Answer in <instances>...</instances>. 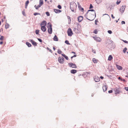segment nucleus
Instances as JSON below:
<instances>
[{
    "label": "nucleus",
    "instance_id": "obj_17",
    "mask_svg": "<svg viewBox=\"0 0 128 128\" xmlns=\"http://www.w3.org/2000/svg\"><path fill=\"white\" fill-rule=\"evenodd\" d=\"M116 67L117 69L119 70H121L122 69V67L118 65H116Z\"/></svg>",
    "mask_w": 128,
    "mask_h": 128
},
{
    "label": "nucleus",
    "instance_id": "obj_12",
    "mask_svg": "<svg viewBox=\"0 0 128 128\" xmlns=\"http://www.w3.org/2000/svg\"><path fill=\"white\" fill-rule=\"evenodd\" d=\"M102 88L103 90L104 91V92L106 90L108 87L106 85H104V86H103Z\"/></svg>",
    "mask_w": 128,
    "mask_h": 128
},
{
    "label": "nucleus",
    "instance_id": "obj_61",
    "mask_svg": "<svg viewBox=\"0 0 128 128\" xmlns=\"http://www.w3.org/2000/svg\"><path fill=\"white\" fill-rule=\"evenodd\" d=\"M76 30V28H74V31H75V30Z\"/></svg>",
    "mask_w": 128,
    "mask_h": 128
},
{
    "label": "nucleus",
    "instance_id": "obj_14",
    "mask_svg": "<svg viewBox=\"0 0 128 128\" xmlns=\"http://www.w3.org/2000/svg\"><path fill=\"white\" fill-rule=\"evenodd\" d=\"M46 24V22L45 21H43L41 24V25L42 26V25H44V26H45Z\"/></svg>",
    "mask_w": 128,
    "mask_h": 128
},
{
    "label": "nucleus",
    "instance_id": "obj_6",
    "mask_svg": "<svg viewBox=\"0 0 128 128\" xmlns=\"http://www.w3.org/2000/svg\"><path fill=\"white\" fill-rule=\"evenodd\" d=\"M125 7L126 6H122L121 7L120 9V11L121 13H123L124 12L125 8Z\"/></svg>",
    "mask_w": 128,
    "mask_h": 128
},
{
    "label": "nucleus",
    "instance_id": "obj_25",
    "mask_svg": "<svg viewBox=\"0 0 128 128\" xmlns=\"http://www.w3.org/2000/svg\"><path fill=\"white\" fill-rule=\"evenodd\" d=\"M67 18H68V24H70V23L71 22V20H70V16H67Z\"/></svg>",
    "mask_w": 128,
    "mask_h": 128
},
{
    "label": "nucleus",
    "instance_id": "obj_50",
    "mask_svg": "<svg viewBox=\"0 0 128 128\" xmlns=\"http://www.w3.org/2000/svg\"><path fill=\"white\" fill-rule=\"evenodd\" d=\"M123 42L125 43L128 44V42L126 40H123Z\"/></svg>",
    "mask_w": 128,
    "mask_h": 128
},
{
    "label": "nucleus",
    "instance_id": "obj_46",
    "mask_svg": "<svg viewBox=\"0 0 128 128\" xmlns=\"http://www.w3.org/2000/svg\"><path fill=\"white\" fill-rule=\"evenodd\" d=\"M125 22L124 21H122L121 22L122 24H125Z\"/></svg>",
    "mask_w": 128,
    "mask_h": 128
},
{
    "label": "nucleus",
    "instance_id": "obj_60",
    "mask_svg": "<svg viewBox=\"0 0 128 128\" xmlns=\"http://www.w3.org/2000/svg\"><path fill=\"white\" fill-rule=\"evenodd\" d=\"M72 53L74 54H76L75 52H72Z\"/></svg>",
    "mask_w": 128,
    "mask_h": 128
},
{
    "label": "nucleus",
    "instance_id": "obj_33",
    "mask_svg": "<svg viewBox=\"0 0 128 128\" xmlns=\"http://www.w3.org/2000/svg\"><path fill=\"white\" fill-rule=\"evenodd\" d=\"M39 32V30H36V31H35V33L36 34H38Z\"/></svg>",
    "mask_w": 128,
    "mask_h": 128
},
{
    "label": "nucleus",
    "instance_id": "obj_11",
    "mask_svg": "<svg viewBox=\"0 0 128 128\" xmlns=\"http://www.w3.org/2000/svg\"><path fill=\"white\" fill-rule=\"evenodd\" d=\"M54 11L56 13H59L61 12V10L57 9H54Z\"/></svg>",
    "mask_w": 128,
    "mask_h": 128
},
{
    "label": "nucleus",
    "instance_id": "obj_15",
    "mask_svg": "<svg viewBox=\"0 0 128 128\" xmlns=\"http://www.w3.org/2000/svg\"><path fill=\"white\" fill-rule=\"evenodd\" d=\"M115 93L116 94H119L120 93V91L118 89L116 88L115 90Z\"/></svg>",
    "mask_w": 128,
    "mask_h": 128
},
{
    "label": "nucleus",
    "instance_id": "obj_42",
    "mask_svg": "<svg viewBox=\"0 0 128 128\" xmlns=\"http://www.w3.org/2000/svg\"><path fill=\"white\" fill-rule=\"evenodd\" d=\"M47 49L50 52L52 53V50L50 49V48H47Z\"/></svg>",
    "mask_w": 128,
    "mask_h": 128
},
{
    "label": "nucleus",
    "instance_id": "obj_62",
    "mask_svg": "<svg viewBox=\"0 0 128 128\" xmlns=\"http://www.w3.org/2000/svg\"><path fill=\"white\" fill-rule=\"evenodd\" d=\"M122 81H123L124 82H125V79H123Z\"/></svg>",
    "mask_w": 128,
    "mask_h": 128
},
{
    "label": "nucleus",
    "instance_id": "obj_39",
    "mask_svg": "<svg viewBox=\"0 0 128 128\" xmlns=\"http://www.w3.org/2000/svg\"><path fill=\"white\" fill-rule=\"evenodd\" d=\"M94 33L95 34H96L98 33V32L96 30H94Z\"/></svg>",
    "mask_w": 128,
    "mask_h": 128
},
{
    "label": "nucleus",
    "instance_id": "obj_27",
    "mask_svg": "<svg viewBox=\"0 0 128 128\" xmlns=\"http://www.w3.org/2000/svg\"><path fill=\"white\" fill-rule=\"evenodd\" d=\"M127 49L126 48H125L124 49H123V51L124 53H125L126 52V50H127Z\"/></svg>",
    "mask_w": 128,
    "mask_h": 128
},
{
    "label": "nucleus",
    "instance_id": "obj_30",
    "mask_svg": "<svg viewBox=\"0 0 128 128\" xmlns=\"http://www.w3.org/2000/svg\"><path fill=\"white\" fill-rule=\"evenodd\" d=\"M29 3V1L28 0H27L25 3V5L28 6V4Z\"/></svg>",
    "mask_w": 128,
    "mask_h": 128
},
{
    "label": "nucleus",
    "instance_id": "obj_18",
    "mask_svg": "<svg viewBox=\"0 0 128 128\" xmlns=\"http://www.w3.org/2000/svg\"><path fill=\"white\" fill-rule=\"evenodd\" d=\"M41 6L39 4L37 6H36V5H35L34 6V8H35L36 9V10H38V8L40 7Z\"/></svg>",
    "mask_w": 128,
    "mask_h": 128
},
{
    "label": "nucleus",
    "instance_id": "obj_13",
    "mask_svg": "<svg viewBox=\"0 0 128 128\" xmlns=\"http://www.w3.org/2000/svg\"><path fill=\"white\" fill-rule=\"evenodd\" d=\"M94 39L97 41L100 42L101 41V38L99 37H94Z\"/></svg>",
    "mask_w": 128,
    "mask_h": 128
},
{
    "label": "nucleus",
    "instance_id": "obj_63",
    "mask_svg": "<svg viewBox=\"0 0 128 128\" xmlns=\"http://www.w3.org/2000/svg\"><path fill=\"white\" fill-rule=\"evenodd\" d=\"M121 78L120 77H119L118 78V79L119 80H120V79H121Z\"/></svg>",
    "mask_w": 128,
    "mask_h": 128
},
{
    "label": "nucleus",
    "instance_id": "obj_59",
    "mask_svg": "<svg viewBox=\"0 0 128 128\" xmlns=\"http://www.w3.org/2000/svg\"><path fill=\"white\" fill-rule=\"evenodd\" d=\"M76 54H74V56H74V57H76Z\"/></svg>",
    "mask_w": 128,
    "mask_h": 128
},
{
    "label": "nucleus",
    "instance_id": "obj_32",
    "mask_svg": "<svg viewBox=\"0 0 128 128\" xmlns=\"http://www.w3.org/2000/svg\"><path fill=\"white\" fill-rule=\"evenodd\" d=\"M120 2V0H118L116 2V4L118 5V4Z\"/></svg>",
    "mask_w": 128,
    "mask_h": 128
},
{
    "label": "nucleus",
    "instance_id": "obj_7",
    "mask_svg": "<svg viewBox=\"0 0 128 128\" xmlns=\"http://www.w3.org/2000/svg\"><path fill=\"white\" fill-rule=\"evenodd\" d=\"M94 79L96 82H98L100 80V78L96 76H95L94 77Z\"/></svg>",
    "mask_w": 128,
    "mask_h": 128
},
{
    "label": "nucleus",
    "instance_id": "obj_3",
    "mask_svg": "<svg viewBox=\"0 0 128 128\" xmlns=\"http://www.w3.org/2000/svg\"><path fill=\"white\" fill-rule=\"evenodd\" d=\"M64 61V58L62 57H60L58 58V62L62 64Z\"/></svg>",
    "mask_w": 128,
    "mask_h": 128
},
{
    "label": "nucleus",
    "instance_id": "obj_4",
    "mask_svg": "<svg viewBox=\"0 0 128 128\" xmlns=\"http://www.w3.org/2000/svg\"><path fill=\"white\" fill-rule=\"evenodd\" d=\"M68 35V36H71L73 34L70 28H69L67 32Z\"/></svg>",
    "mask_w": 128,
    "mask_h": 128
},
{
    "label": "nucleus",
    "instance_id": "obj_36",
    "mask_svg": "<svg viewBox=\"0 0 128 128\" xmlns=\"http://www.w3.org/2000/svg\"><path fill=\"white\" fill-rule=\"evenodd\" d=\"M48 26H49V27H50L52 26L51 24L50 23V22H49L48 23Z\"/></svg>",
    "mask_w": 128,
    "mask_h": 128
},
{
    "label": "nucleus",
    "instance_id": "obj_64",
    "mask_svg": "<svg viewBox=\"0 0 128 128\" xmlns=\"http://www.w3.org/2000/svg\"><path fill=\"white\" fill-rule=\"evenodd\" d=\"M27 6H26L25 5V8H27Z\"/></svg>",
    "mask_w": 128,
    "mask_h": 128
},
{
    "label": "nucleus",
    "instance_id": "obj_58",
    "mask_svg": "<svg viewBox=\"0 0 128 128\" xmlns=\"http://www.w3.org/2000/svg\"><path fill=\"white\" fill-rule=\"evenodd\" d=\"M53 49L54 50H55V49H56V48H55L54 47H53Z\"/></svg>",
    "mask_w": 128,
    "mask_h": 128
},
{
    "label": "nucleus",
    "instance_id": "obj_40",
    "mask_svg": "<svg viewBox=\"0 0 128 128\" xmlns=\"http://www.w3.org/2000/svg\"><path fill=\"white\" fill-rule=\"evenodd\" d=\"M58 8L59 9H61L62 8V7L60 5H58Z\"/></svg>",
    "mask_w": 128,
    "mask_h": 128
},
{
    "label": "nucleus",
    "instance_id": "obj_1",
    "mask_svg": "<svg viewBox=\"0 0 128 128\" xmlns=\"http://www.w3.org/2000/svg\"><path fill=\"white\" fill-rule=\"evenodd\" d=\"M90 11L94 12L92 14H92V16H94V15L95 14V17L96 16V12H95V10H93V9L89 10H88V12L86 13V14L85 15V16H86V18L87 19H88V20H90L88 19L86 17L87 14L88 13V12H90Z\"/></svg>",
    "mask_w": 128,
    "mask_h": 128
},
{
    "label": "nucleus",
    "instance_id": "obj_35",
    "mask_svg": "<svg viewBox=\"0 0 128 128\" xmlns=\"http://www.w3.org/2000/svg\"><path fill=\"white\" fill-rule=\"evenodd\" d=\"M34 16H36L37 15H40V14L39 13H37V12H35V13H34Z\"/></svg>",
    "mask_w": 128,
    "mask_h": 128
},
{
    "label": "nucleus",
    "instance_id": "obj_41",
    "mask_svg": "<svg viewBox=\"0 0 128 128\" xmlns=\"http://www.w3.org/2000/svg\"><path fill=\"white\" fill-rule=\"evenodd\" d=\"M93 8V6H92V5L91 4H90V9H91L92 8Z\"/></svg>",
    "mask_w": 128,
    "mask_h": 128
},
{
    "label": "nucleus",
    "instance_id": "obj_19",
    "mask_svg": "<svg viewBox=\"0 0 128 128\" xmlns=\"http://www.w3.org/2000/svg\"><path fill=\"white\" fill-rule=\"evenodd\" d=\"M53 39L55 41H58V38H57V36L56 35H55L54 36Z\"/></svg>",
    "mask_w": 128,
    "mask_h": 128
},
{
    "label": "nucleus",
    "instance_id": "obj_37",
    "mask_svg": "<svg viewBox=\"0 0 128 128\" xmlns=\"http://www.w3.org/2000/svg\"><path fill=\"white\" fill-rule=\"evenodd\" d=\"M0 36L1 37H0V40H3V38H4V37L2 36H1L0 35Z\"/></svg>",
    "mask_w": 128,
    "mask_h": 128
},
{
    "label": "nucleus",
    "instance_id": "obj_43",
    "mask_svg": "<svg viewBox=\"0 0 128 128\" xmlns=\"http://www.w3.org/2000/svg\"><path fill=\"white\" fill-rule=\"evenodd\" d=\"M38 40L40 42H42V40L41 39L39 38H38Z\"/></svg>",
    "mask_w": 128,
    "mask_h": 128
},
{
    "label": "nucleus",
    "instance_id": "obj_5",
    "mask_svg": "<svg viewBox=\"0 0 128 128\" xmlns=\"http://www.w3.org/2000/svg\"><path fill=\"white\" fill-rule=\"evenodd\" d=\"M47 28H48V33L50 34H52V26L49 27L48 26H47Z\"/></svg>",
    "mask_w": 128,
    "mask_h": 128
},
{
    "label": "nucleus",
    "instance_id": "obj_10",
    "mask_svg": "<svg viewBox=\"0 0 128 128\" xmlns=\"http://www.w3.org/2000/svg\"><path fill=\"white\" fill-rule=\"evenodd\" d=\"M29 41L34 46H36L37 45V43L32 40H30Z\"/></svg>",
    "mask_w": 128,
    "mask_h": 128
},
{
    "label": "nucleus",
    "instance_id": "obj_31",
    "mask_svg": "<svg viewBox=\"0 0 128 128\" xmlns=\"http://www.w3.org/2000/svg\"><path fill=\"white\" fill-rule=\"evenodd\" d=\"M46 14L47 15V16H50V13L48 12H46Z\"/></svg>",
    "mask_w": 128,
    "mask_h": 128
},
{
    "label": "nucleus",
    "instance_id": "obj_48",
    "mask_svg": "<svg viewBox=\"0 0 128 128\" xmlns=\"http://www.w3.org/2000/svg\"><path fill=\"white\" fill-rule=\"evenodd\" d=\"M66 60H68V57L66 56L64 57Z\"/></svg>",
    "mask_w": 128,
    "mask_h": 128
},
{
    "label": "nucleus",
    "instance_id": "obj_55",
    "mask_svg": "<svg viewBox=\"0 0 128 128\" xmlns=\"http://www.w3.org/2000/svg\"><path fill=\"white\" fill-rule=\"evenodd\" d=\"M100 78L102 79L104 78V77L102 76H100Z\"/></svg>",
    "mask_w": 128,
    "mask_h": 128
},
{
    "label": "nucleus",
    "instance_id": "obj_22",
    "mask_svg": "<svg viewBox=\"0 0 128 128\" xmlns=\"http://www.w3.org/2000/svg\"><path fill=\"white\" fill-rule=\"evenodd\" d=\"M78 8L80 10L83 11L84 10L83 8H82L80 5L78 6Z\"/></svg>",
    "mask_w": 128,
    "mask_h": 128
},
{
    "label": "nucleus",
    "instance_id": "obj_24",
    "mask_svg": "<svg viewBox=\"0 0 128 128\" xmlns=\"http://www.w3.org/2000/svg\"><path fill=\"white\" fill-rule=\"evenodd\" d=\"M9 24L7 23H6L5 25V28L6 29H7L9 28Z\"/></svg>",
    "mask_w": 128,
    "mask_h": 128
},
{
    "label": "nucleus",
    "instance_id": "obj_56",
    "mask_svg": "<svg viewBox=\"0 0 128 128\" xmlns=\"http://www.w3.org/2000/svg\"><path fill=\"white\" fill-rule=\"evenodd\" d=\"M3 44V42H0V44Z\"/></svg>",
    "mask_w": 128,
    "mask_h": 128
},
{
    "label": "nucleus",
    "instance_id": "obj_44",
    "mask_svg": "<svg viewBox=\"0 0 128 128\" xmlns=\"http://www.w3.org/2000/svg\"><path fill=\"white\" fill-rule=\"evenodd\" d=\"M102 1V0H100L99 1H98V0L96 2L98 4H99Z\"/></svg>",
    "mask_w": 128,
    "mask_h": 128
},
{
    "label": "nucleus",
    "instance_id": "obj_57",
    "mask_svg": "<svg viewBox=\"0 0 128 128\" xmlns=\"http://www.w3.org/2000/svg\"><path fill=\"white\" fill-rule=\"evenodd\" d=\"M105 15H107L110 18V16H109V15L108 14H105Z\"/></svg>",
    "mask_w": 128,
    "mask_h": 128
},
{
    "label": "nucleus",
    "instance_id": "obj_38",
    "mask_svg": "<svg viewBox=\"0 0 128 128\" xmlns=\"http://www.w3.org/2000/svg\"><path fill=\"white\" fill-rule=\"evenodd\" d=\"M108 32L110 34H111L112 33V31L111 30H108Z\"/></svg>",
    "mask_w": 128,
    "mask_h": 128
},
{
    "label": "nucleus",
    "instance_id": "obj_23",
    "mask_svg": "<svg viewBox=\"0 0 128 128\" xmlns=\"http://www.w3.org/2000/svg\"><path fill=\"white\" fill-rule=\"evenodd\" d=\"M26 45L28 47H30L32 46L31 44L28 42H26Z\"/></svg>",
    "mask_w": 128,
    "mask_h": 128
},
{
    "label": "nucleus",
    "instance_id": "obj_34",
    "mask_svg": "<svg viewBox=\"0 0 128 128\" xmlns=\"http://www.w3.org/2000/svg\"><path fill=\"white\" fill-rule=\"evenodd\" d=\"M70 8L71 10L73 12H74V9L71 7V6H70Z\"/></svg>",
    "mask_w": 128,
    "mask_h": 128
},
{
    "label": "nucleus",
    "instance_id": "obj_49",
    "mask_svg": "<svg viewBox=\"0 0 128 128\" xmlns=\"http://www.w3.org/2000/svg\"><path fill=\"white\" fill-rule=\"evenodd\" d=\"M98 22V21L97 20H95V24H96V25H97V23Z\"/></svg>",
    "mask_w": 128,
    "mask_h": 128
},
{
    "label": "nucleus",
    "instance_id": "obj_28",
    "mask_svg": "<svg viewBox=\"0 0 128 128\" xmlns=\"http://www.w3.org/2000/svg\"><path fill=\"white\" fill-rule=\"evenodd\" d=\"M65 43H66V44L68 45L70 44L69 43V42L68 40H66L65 42Z\"/></svg>",
    "mask_w": 128,
    "mask_h": 128
},
{
    "label": "nucleus",
    "instance_id": "obj_45",
    "mask_svg": "<svg viewBox=\"0 0 128 128\" xmlns=\"http://www.w3.org/2000/svg\"><path fill=\"white\" fill-rule=\"evenodd\" d=\"M124 89L127 92H128V87H125L124 88Z\"/></svg>",
    "mask_w": 128,
    "mask_h": 128
},
{
    "label": "nucleus",
    "instance_id": "obj_20",
    "mask_svg": "<svg viewBox=\"0 0 128 128\" xmlns=\"http://www.w3.org/2000/svg\"><path fill=\"white\" fill-rule=\"evenodd\" d=\"M112 58L113 57L111 55H110L108 57V60L110 61L112 60Z\"/></svg>",
    "mask_w": 128,
    "mask_h": 128
},
{
    "label": "nucleus",
    "instance_id": "obj_21",
    "mask_svg": "<svg viewBox=\"0 0 128 128\" xmlns=\"http://www.w3.org/2000/svg\"><path fill=\"white\" fill-rule=\"evenodd\" d=\"M43 4V1L42 0H40L39 4L42 6Z\"/></svg>",
    "mask_w": 128,
    "mask_h": 128
},
{
    "label": "nucleus",
    "instance_id": "obj_8",
    "mask_svg": "<svg viewBox=\"0 0 128 128\" xmlns=\"http://www.w3.org/2000/svg\"><path fill=\"white\" fill-rule=\"evenodd\" d=\"M83 17L82 16H80L78 18V21L79 22H80L83 20Z\"/></svg>",
    "mask_w": 128,
    "mask_h": 128
},
{
    "label": "nucleus",
    "instance_id": "obj_52",
    "mask_svg": "<svg viewBox=\"0 0 128 128\" xmlns=\"http://www.w3.org/2000/svg\"><path fill=\"white\" fill-rule=\"evenodd\" d=\"M62 55L64 57H65L66 56V55L64 54H62Z\"/></svg>",
    "mask_w": 128,
    "mask_h": 128
},
{
    "label": "nucleus",
    "instance_id": "obj_54",
    "mask_svg": "<svg viewBox=\"0 0 128 128\" xmlns=\"http://www.w3.org/2000/svg\"><path fill=\"white\" fill-rule=\"evenodd\" d=\"M111 16H112V17L113 18H114V17L113 16V15L112 14L111 15Z\"/></svg>",
    "mask_w": 128,
    "mask_h": 128
},
{
    "label": "nucleus",
    "instance_id": "obj_9",
    "mask_svg": "<svg viewBox=\"0 0 128 128\" xmlns=\"http://www.w3.org/2000/svg\"><path fill=\"white\" fill-rule=\"evenodd\" d=\"M41 29L42 31L44 32L46 31V28L45 26H42Z\"/></svg>",
    "mask_w": 128,
    "mask_h": 128
},
{
    "label": "nucleus",
    "instance_id": "obj_16",
    "mask_svg": "<svg viewBox=\"0 0 128 128\" xmlns=\"http://www.w3.org/2000/svg\"><path fill=\"white\" fill-rule=\"evenodd\" d=\"M77 72V70H70V72L72 74H74Z\"/></svg>",
    "mask_w": 128,
    "mask_h": 128
},
{
    "label": "nucleus",
    "instance_id": "obj_53",
    "mask_svg": "<svg viewBox=\"0 0 128 128\" xmlns=\"http://www.w3.org/2000/svg\"><path fill=\"white\" fill-rule=\"evenodd\" d=\"M22 14L23 15H25L24 14H25V13L24 12V11H22Z\"/></svg>",
    "mask_w": 128,
    "mask_h": 128
},
{
    "label": "nucleus",
    "instance_id": "obj_47",
    "mask_svg": "<svg viewBox=\"0 0 128 128\" xmlns=\"http://www.w3.org/2000/svg\"><path fill=\"white\" fill-rule=\"evenodd\" d=\"M112 90H109L108 91V92L109 93H112Z\"/></svg>",
    "mask_w": 128,
    "mask_h": 128
},
{
    "label": "nucleus",
    "instance_id": "obj_29",
    "mask_svg": "<svg viewBox=\"0 0 128 128\" xmlns=\"http://www.w3.org/2000/svg\"><path fill=\"white\" fill-rule=\"evenodd\" d=\"M57 52H58V54H61L62 53V52L60 50L58 49V51H57Z\"/></svg>",
    "mask_w": 128,
    "mask_h": 128
},
{
    "label": "nucleus",
    "instance_id": "obj_26",
    "mask_svg": "<svg viewBox=\"0 0 128 128\" xmlns=\"http://www.w3.org/2000/svg\"><path fill=\"white\" fill-rule=\"evenodd\" d=\"M92 61L94 63H96L97 62V60L95 58H93Z\"/></svg>",
    "mask_w": 128,
    "mask_h": 128
},
{
    "label": "nucleus",
    "instance_id": "obj_51",
    "mask_svg": "<svg viewBox=\"0 0 128 128\" xmlns=\"http://www.w3.org/2000/svg\"><path fill=\"white\" fill-rule=\"evenodd\" d=\"M92 52L94 53H96L95 50H93L92 49Z\"/></svg>",
    "mask_w": 128,
    "mask_h": 128
},
{
    "label": "nucleus",
    "instance_id": "obj_2",
    "mask_svg": "<svg viewBox=\"0 0 128 128\" xmlns=\"http://www.w3.org/2000/svg\"><path fill=\"white\" fill-rule=\"evenodd\" d=\"M68 65L70 67H72L73 68H77V67L75 64L72 62L68 63Z\"/></svg>",
    "mask_w": 128,
    "mask_h": 128
}]
</instances>
